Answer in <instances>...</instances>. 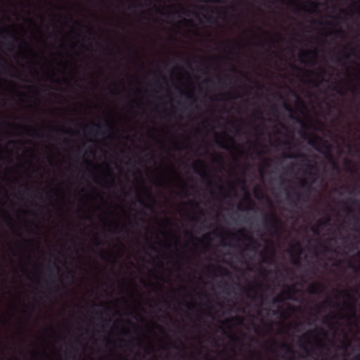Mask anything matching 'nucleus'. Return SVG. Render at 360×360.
Listing matches in <instances>:
<instances>
[{"label":"nucleus","mask_w":360,"mask_h":360,"mask_svg":"<svg viewBox=\"0 0 360 360\" xmlns=\"http://www.w3.org/2000/svg\"><path fill=\"white\" fill-rule=\"evenodd\" d=\"M6 218L9 220L11 219V217L8 215H6Z\"/></svg>","instance_id":"69168bd1"},{"label":"nucleus","mask_w":360,"mask_h":360,"mask_svg":"<svg viewBox=\"0 0 360 360\" xmlns=\"http://www.w3.org/2000/svg\"><path fill=\"white\" fill-rule=\"evenodd\" d=\"M300 9H301V10H302V11H306V9H305V7H304V6H302V7L300 8Z\"/></svg>","instance_id":"e2e57ef3"},{"label":"nucleus","mask_w":360,"mask_h":360,"mask_svg":"<svg viewBox=\"0 0 360 360\" xmlns=\"http://www.w3.org/2000/svg\"><path fill=\"white\" fill-rule=\"evenodd\" d=\"M33 132H34L33 134H32L33 136H39V134L37 132H36V131H33Z\"/></svg>","instance_id":"79ce46f5"},{"label":"nucleus","mask_w":360,"mask_h":360,"mask_svg":"<svg viewBox=\"0 0 360 360\" xmlns=\"http://www.w3.org/2000/svg\"><path fill=\"white\" fill-rule=\"evenodd\" d=\"M186 98L188 99V100H192V101H194L195 99V96L193 94H186Z\"/></svg>","instance_id":"412c9836"},{"label":"nucleus","mask_w":360,"mask_h":360,"mask_svg":"<svg viewBox=\"0 0 360 360\" xmlns=\"http://www.w3.org/2000/svg\"><path fill=\"white\" fill-rule=\"evenodd\" d=\"M198 162L201 165L202 171H200V170L197 169V165H194L193 167H194V170H195V173L200 175L202 179L207 181V187H209V188L212 187L214 185H215V184L214 183L213 181L211 180L208 173L205 171L206 165H205V162L200 160H198Z\"/></svg>","instance_id":"39448f33"},{"label":"nucleus","mask_w":360,"mask_h":360,"mask_svg":"<svg viewBox=\"0 0 360 360\" xmlns=\"http://www.w3.org/2000/svg\"><path fill=\"white\" fill-rule=\"evenodd\" d=\"M219 188L221 191L224 190V187H223V186H219Z\"/></svg>","instance_id":"052dcab7"},{"label":"nucleus","mask_w":360,"mask_h":360,"mask_svg":"<svg viewBox=\"0 0 360 360\" xmlns=\"http://www.w3.org/2000/svg\"><path fill=\"white\" fill-rule=\"evenodd\" d=\"M319 330H320V332H321V333H323V335H326V332L323 330V329H322V328H319Z\"/></svg>","instance_id":"58836bf2"},{"label":"nucleus","mask_w":360,"mask_h":360,"mask_svg":"<svg viewBox=\"0 0 360 360\" xmlns=\"http://www.w3.org/2000/svg\"><path fill=\"white\" fill-rule=\"evenodd\" d=\"M336 63H338V64H342V58H338L337 60H336Z\"/></svg>","instance_id":"72a5a7b5"},{"label":"nucleus","mask_w":360,"mask_h":360,"mask_svg":"<svg viewBox=\"0 0 360 360\" xmlns=\"http://www.w3.org/2000/svg\"><path fill=\"white\" fill-rule=\"evenodd\" d=\"M338 93L339 94H340V95H342V94H342V91H340V90H338Z\"/></svg>","instance_id":"13d9d810"},{"label":"nucleus","mask_w":360,"mask_h":360,"mask_svg":"<svg viewBox=\"0 0 360 360\" xmlns=\"http://www.w3.org/2000/svg\"><path fill=\"white\" fill-rule=\"evenodd\" d=\"M300 60L302 63H306V61L303 58L308 59L307 62L311 65L316 64V59L318 58L317 49L302 51L300 54Z\"/></svg>","instance_id":"20e7f679"},{"label":"nucleus","mask_w":360,"mask_h":360,"mask_svg":"<svg viewBox=\"0 0 360 360\" xmlns=\"http://www.w3.org/2000/svg\"><path fill=\"white\" fill-rule=\"evenodd\" d=\"M94 181H95L96 182H97V181H96V180H97V177H96V176H94Z\"/></svg>","instance_id":"774afa93"},{"label":"nucleus","mask_w":360,"mask_h":360,"mask_svg":"<svg viewBox=\"0 0 360 360\" xmlns=\"http://www.w3.org/2000/svg\"><path fill=\"white\" fill-rule=\"evenodd\" d=\"M346 210L347 211V212H348L349 214H350V213H353V210H352V209L349 208V207H347V208L346 209Z\"/></svg>","instance_id":"f704fd0d"},{"label":"nucleus","mask_w":360,"mask_h":360,"mask_svg":"<svg viewBox=\"0 0 360 360\" xmlns=\"http://www.w3.org/2000/svg\"><path fill=\"white\" fill-rule=\"evenodd\" d=\"M230 124H231V126H232L233 128H236V126H235V124H234L233 123H232V122H231V123H230Z\"/></svg>","instance_id":"338daca9"},{"label":"nucleus","mask_w":360,"mask_h":360,"mask_svg":"<svg viewBox=\"0 0 360 360\" xmlns=\"http://www.w3.org/2000/svg\"><path fill=\"white\" fill-rule=\"evenodd\" d=\"M226 79H228V80H231V77L228 75H226Z\"/></svg>","instance_id":"4d7b16f0"},{"label":"nucleus","mask_w":360,"mask_h":360,"mask_svg":"<svg viewBox=\"0 0 360 360\" xmlns=\"http://www.w3.org/2000/svg\"><path fill=\"white\" fill-rule=\"evenodd\" d=\"M283 106L286 110H288L289 112H292V108L288 104H287L286 103H284Z\"/></svg>","instance_id":"4be33fe9"},{"label":"nucleus","mask_w":360,"mask_h":360,"mask_svg":"<svg viewBox=\"0 0 360 360\" xmlns=\"http://www.w3.org/2000/svg\"><path fill=\"white\" fill-rule=\"evenodd\" d=\"M340 13H344V14H346V13H347L346 11H345V10H344V9H341V10H340Z\"/></svg>","instance_id":"09e8293b"},{"label":"nucleus","mask_w":360,"mask_h":360,"mask_svg":"<svg viewBox=\"0 0 360 360\" xmlns=\"http://www.w3.org/2000/svg\"><path fill=\"white\" fill-rule=\"evenodd\" d=\"M263 261H264V263H271L272 259H271L270 258H264Z\"/></svg>","instance_id":"cd10ccee"},{"label":"nucleus","mask_w":360,"mask_h":360,"mask_svg":"<svg viewBox=\"0 0 360 360\" xmlns=\"http://www.w3.org/2000/svg\"><path fill=\"white\" fill-rule=\"evenodd\" d=\"M257 113L259 115V117H258V118H259V120H264V118H263V117H262V111L258 110V111L257 112Z\"/></svg>","instance_id":"393cba45"},{"label":"nucleus","mask_w":360,"mask_h":360,"mask_svg":"<svg viewBox=\"0 0 360 360\" xmlns=\"http://www.w3.org/2000/svg\"><path fill=\"white\" fill-rule=\"evenodd\" d=\"M222 159H223L222 156L219 155H217L216 160H220L221 161V160H222Z\"/></svg>","instance_id":"c9c22d12"},{"label":"nucleus","mask_w":360,"mask_h":360,"mask_svg":"<svg viewBox=\"0 0 360 360\" xmlns=\"http://www.w3.org/2000/svg\"><path fill=\"white\" fill-rule=\"evenodd\" d=\"M335 33L338 34H342V35H344L345 34V32L343 30H336L335 31Z\"/></svg>","instance_id":"bb28decb"},{"label":"nucleus","mask_w":360,"mask_h":360,"mask_svg":"<svg viewBox=\"0 0 360 360\" xmlns=\"http://www.w3.org/2000/svg\"><path fill=\"white\" fill-rule=\"evenodd\" d=\"M307 167L309 168V169H313L314 168V167L311 165H310V164L307 165Z\"/></svg>","instance_id":"de8ad7c7"},{"label":"nucleus","mask_w":360,"mask_h":360,"mask_svg":"<svg viewBox=\"0 0 360 360\" xmlns=\"http://www.w3.org/2000/svg\"><path fill=\"white\" fill-rule=\"evenodd\" d=\"M297 248H299L300 254H301V253H302V247H301L300 244V243H297Z\"/></svg>","instance_id":"7c9ffc66"},{"label":"nucleus","mask_w":360,"mask_h":360,"mask_svg":"<svg viewBox=\"0 0 360 360\" xmlns=\"http://www.w3.org/2000/svg\"><path fill=\"white\" fill-rule=\"evenodd\" d=\"M176 13H177V12H174V13L169 12V13H168V16H170L172 14H176Z\"/></svg>","instance_id":"864d4df0"},{"label":"nucleus","mask_w":360,"mask_h":360,"mask_svg":"<svg viewBox=\"0 0 360 360\" xmlns=\"http://www.w3.org/2000/svg\"><path fill=\"white\" fill-rule=\"evenodd\" d=\"M313 231H314V233H319V231H318V230L316 229H314Z\"/></svg>","instance_id":"8fccbe9b"},{"label":"nucleus","mask_w":360,"mask_h":360,"mask_svg":"<svg viewBox=\"0 0 360 360\" xmlns=\"http://www.w3.org/2000/svg\"><path fill=\"white\" fill-rule=\"evenodd\" d=\"M219 82L221 84L223 83V79L221 77H219Z\"/></svg>","instance_id":"3c124183"},{"label":"nucleus","mask_w":360,"mask_h":360,"mask_svg":"<svg viewBox=\"0 0 360 360\" xmlns=\"http://www.w3.org/2000/svg\"><path fill=\"white\" fill-rule=\"evenodd\" d=\"M231 340L235 342H238L240 341V340L239 339V338L236 337V336H232L231 337Z\"/></svg>","instance_id":"b1692460"},{"label":"nucleus","mask_w":360,"mask_h":360,"mask_svg":"<svg viewBox=\"0 0 360 360\" xmlns=\"http://www.w3.org/2000/svg\"><path fill=\"white\" fill-rule=\"evenodd\" d=\"M309 4L312 7V10L310 11V13L314 12L318 8V4L314 1H309Z\"/></svg>","instance_id":"dca6fc26"},{"label":"nucleus","mask_w":360,"mask_h":360,"mask_svg":"<svg viewBox=\"0 0 360 360\" xmlns=\"http://www.w3.org/2000/svg\"><path fill=\"white\" fill-rule=\"evenodd\" d=\"M245 193H246V194H245L246 198H247L249 200H250V201H251V199H250V193L248 192V191H247V190H245Z\"/></svg>","instance_id":"c756f323"},{"label":"nucleus","mask_w":360,"mask_h":360,"mask_svg":"<svg viewBox=\"0 0 360 360\" xmlns=\"http://www.w3.org/2000/svg\"><path fill=\"white\" fill-rule=\"evenodd\" d=\"M290 118H291V119H293V120H297V122H299V123H300L303 127H304V128H306V127H307V124H305V123H304L302 120H300V118H297V117H295V116H294V115H291V116H290Z\"/></svg>","instance_id":"f3484780"},{"label":"nucleus","mask_w":360,"mask_h":360,"mask_svg":"<svg viewBox=\"0 0 360 360\" xmlns=\"http://www.w3.org/2000/svg\"><path fill=\"white\" fill-rule=\"evenodd\" d=\"M59 271H60V268L56 264H54L52 266H49L48 267L49 275V277L51 278V282L53 283H56V278L58 275Z\"/></svg>","instance_id":"6e6552de"},{"label":"nucleus","mask_w":360,"mask_h":360,"mask_svg":"<svg viewBox=\"0 0 360 360\" xmlns=\"http://www.w3.org/2000/svg\"><path fill=\"white\" fill-rule=\"evenodd\" d=\"M4 32L6 33V34H7V35H8L10 38H11L12 39H13V40H16V41H17V40H18V39H17V38L15 37V36L13 33L9 32H8V31H7V30H4Z\"/></svg>","instance_id":"a211bd4d"},{"label":"nucleus","mask_w":360,"mask_h":360,"mask_svg":"<svg viewBox=\"0 0 360 360\" xmlns=\"http://www.w3.org/2000/svg\"><path fill=\"white\" fill-rule=\"evenodd\" d=\"M309 144L311 146H315V145L316 144V141L314 140H309Z\"/></svg>","instance_id":"a878e982"},{"label":"nucleus","mask_w":360,"mask_h":360,"mask_svg":"<svg viewBox=\"0 0 360 360\" xmlns=\"http://www.w3.org/2000/svg\"><path fill=\"white\" fill-rule=\"evenodd\" d=\"M313 22H314V23H315V22H318V23H319V24H320V25H322V24H323V22H321V21H319V22H318V21H313Z\"/></svg>","instance_id":"6e6d98bb"},{"label":"nucleus","mask_w":360,"mask_h":360,"mask_svg":"<svg viewBox=\"0 0 360 360\" xmlns=\"http://www.w3.org/2000/svg\"><path fill=\"white\" fill-rule=\"evenodd\" d=\"M311 333H312V331L308 332V333H305V334L304 335V337L309 336V335H311Z\"/></svg>","instance_id":"ea45409f"},{"label":"nucleus","mask_w":360,"mask_h":360,"mask_svg":"<svg viewBox=\"0 0 360 360\" xmlns=\"http://www.w3.org/2000/svg\"><path fill=\"white\" fill-rule=\"evenodd\" d=\"M25 129H26V131H27V134L31 135V134H30V132L32 130H30V129H27V128H25Z\"/></svg>","instance_id":"49530a36"},{"label":"nucleus","mask_w":360,"mask_h":360,"mask_svg":"<svg viewBox=\"0 0 360 360\" xmlns=\"http://www.w3.org/2000/svg\"><path fill=\"white\" fill-rule=\"evenodd\" d=\"M173 236H174V238H175V240H176V245H179V238H177V236H175L174 234H173Z\"/></svg>","instance_id":"2f4dec72"},{"label":"nucleus","mask_w":360,"mask_h":360,"mask_svg":"<svg viewBox=\"0 0 360 360\" xmlns=\"http://www.w3.org/2000/svg\"><path fill=\"white\" fill-rule=\"evenodd\" d=\"M217 145L221 148H224V149H228V147L227 146L223 143L222 141H218L217 142Z\"/></svg>","instance_id":"6ab92c4d"},{"label":"nucleus","mask_w":360,"mask_h":360,"mask_svg":"<svg viewBox=\"0 0 360 360\" xmlns=\"http://www.w3.org/2000/svg\"><path fill=\"white\" fill-rule=\"evenodd\" d=\"M285 158H301L302 161L308 162V159L307 158L306 155L303 153H290L288 155H285Z\"/></svg>","instance_id":"1a4fd4ad"},{"label":"nucleus","mask_w":360,"mask_h":360,"mask_svg":"<svg viewBox=\"0 0 360 360\" xmlns=\"http://www.w3.org/2000/svg\"><path fill=\"white\" fill-rule=\"evenodd\" d=\"M266 230L277 232L281 228V221L274 213L265 214L263 218Z\"/></svg>","instance_id":"7ed1b4c3"},{"label":"nucleus","mask_w":360,"mask_h":360,"mask_svg":"<svg viewBox=\"0 0 360 360\" xmlns=\"http://www.w3.org/2000/svg\"><path fill=\"white\" fill-rule=\"evenodd\" d=\"M181 13L186 15H188L190 13L189 11L187 9H185V8H181Z\"/></svg>","instance_id":"5701e85b"},{"label":"nucleus","mask_w":360,"mask_h":360,"mask_svg":"<svg viewBox=\"0 0 360 360\" xmlns=\"http://www.w3.org/2000/svg\"><path fill=\"white\" fill-rule=\"evenodd\" d=\"M345 50H349L351 53L350 54H347V53H345L344 54V58H346V59H348L350 57V55L352 56H355V53H356V50L354 47L351 46H346L343 48V50L340 52H339V54L340 53H342Z\"/></svg>","instance_id":"9d476101"},{"label":"nucleus","mask_w":360,"mask_h":360,"mask_svg":"<svg viewBox=\"0 0 360 360\" xmlns=\"http://www.w3.org/2000/svg\"><path fill=\"white\" fill-rule=\"evenodd\" d=\"M328 160L332 166L333 170L340 172V167L330 153H328Z\"/></svg>","instance_id":"f8f14e48"},{"label":"nucleus","mask_w":360,"mask_h":360,"mask_svg":"<svg viewBox=\"0 0 360 360\" xmlns=\"http://www.w3.org/2000/svg\"><path fill=\"white\" fill-rule=\"evenodd\" d=\"M293 263H294L295 264H299V260H298L297 259H294Z\"/></svg>","instance_id":"c03bdc74"},{"label":"nucleus","mask_w":360,"mask_h":360,"mask_svg":"<svg viewBox=\"0 0 360 360\" xmlns=\"http://www.w3.org/2000/svg\"><path fill=\"white\" fill-rule=\"evenodd\" d=\"M160 77H161V79H162L164 82H165V81H166V78H165V77L164 75H160Z\"/></svg>","instance_id":"37998d69"},{"label":"nucleus","mask_w":360,"mask_h":360,"mask_svg":"<svg viewBox=\"0 0 360 360\" xmlns=\"http://www.w3.org/2000/svg\"><path fill=\"white\" fill-rule=\"evenodd\" d=\"M248 243L245 246L246 250L257 251L260 247V243L252 236H246Z\"/></svg>","instance_id":"423d86ee"},{"label":"nucleus","mask_w":360,"mask_h":360,"mask_svg":"<svg viewBox=\"0 0 360 360\" xmlns=\"http://www.w3.org/2000/svg\"><path fill=\"white\" fill-rule=\"evenodd\" d=\"M22 41L23 42L24 44H25L27 46H28V44L25 41L22 40Z\"/></svg>","instance_id":"680f3d73"},{"label":"nucleus","mask_w":360,"mask_h":360,"mask_svg":"<svg viewBox=\"0 0 360 360\" xmlns=\"http://www.w3.org/2000/svg\"><path fill=\"white\" fill-rule=\"evenodd\" d=\"M219 271L220 272V274L223 276H229L231 275V273L230 271L226 269L225 267H223V266H219L217 267Z\"/></svg>","instance_id":"4468645a"},{"label":"nucleus","mask_w":360,"mask_h":360,"mask_svg":"<svg viewBox=\"0 0 360 360\" xmlns=\"http://www.w3.org/2000/svg\"><path fill=\"white\" fill-rule=\"evenodd\" d=\"M105 126L107 127V130H105V131L103 130V127L101 124H96V123H91V128L89 131V134L93 135V136H101V135L103 136L105 134H108V137L112 138V135L113 134L112 133L113 128L108 121L105 120Z\"/></svg>","instance_id":"f03ea898"},{"label":"nucleus","mask_w":360,"mask_h":360,"mask_svg":"<svg viewBox=\"0 0 360 360\" xmlns=\"http://www.w3.org/2000/svg\"><path fill=\"white\" fill-rule=\"evenodd\" d=\"M54 290H55L56 291H58V290H59V287H58V285H54Z\"/></svg>","instance_id":"4c0bfd02"},{"label":"nucleus","mask_w":360,"mask_h":360,"mask_svg":"<svg viewBox=\"0 0 360 360\" xmlns=\"http://www.w3.org/2000/svg\"><path fill=\"white\" fill-rule=\"evenodd\" d=\"M95 243H96V245L97 246L100 245V240H99V239H98V238H96V239H95Z\"/></svg>","instance_id":"473e14b6"},{"label":"nucleus","mask_w":360,"mask_h":360,"mask_svg":"<svg viewBox=\"0 0 360 360\" xmlns=\"http://www.w3.org/2000/svg\"><path fill=\"white\" fill-rule=\"evenodd\" d=\"M270 113H271V115H272L274 116L278 117V115L279 114V110L276 105H274L271 106Z\"/></svg>","instance_id":"2eb2a0df"},{"label":"nucleus","mask_w":360,"mask_h":360,"mask_svg":"<svg viewBox=\"0 0 360 360\" xmlns=\"http://www.w3.org/2000/svg\"><path fill=\"white\" fill-rule=\"evenodd\" d=\"M300 188L304 190L303 192L296 191L295 193V202L294 205L296 206L297 202L304 203L309 200L310 194L312 189V185L306 179H301L300 181Z\"/></svg>","instance_id":"f257e3e1"},{"label":"nucleus","mask_w":360,"mask_h":360,"mask_svg":"<svg viewBox=\"0 0 360 360\" xmlns=\"http://www.w3.org/2000/svg\"><path fill=\"white\" fill-rule=\"evenodd\" d=\"M244 232H245V231H244L243 229H241V230H240V231H238V233H239L240 234H241V235H244Z\"/></svg>","instance_id":"a19ab883"},{"label":"nucleus","mask_w":360,"mask_h":360,"mask_svg":"<svg viewBox=\"0 0 360 360\" xmlns=\"http://www.w3.org/2000/svg\"><path fill=\"white\" fill-rule=\"evenodd\" d=\"M193 221H198V219L197 217H194V218L193 219Z\"/></svg>","instance_id":"bf43d9fd"},{"label":"nucleus","mask_w":360,"mask_h":360,"mask_svg":"<svg viewBox=\"0 0 360 360\" xmlns=\"http://www.w3.org/2000/svg\"><path fill=\"white\" fill-rule=\"evenodd\" d=\"M70 352H72L73 353H75L76 352V349L73 346H71Z\"/></svg>","instance_id":"e433bc0d"},{"label":"nucleus","mask_w":360,"mask_h":360,"mask_svg":"<svg viewBox=\"0 0 360 360\" xmlns=\"http://www.w3.org/2000/svg\"><path fill=\"white\" fill-rule=\"evenodd\" d=\"M171 346H172V347H174V348H176V345H175V344H174V343H173V342H171Z\"/></svg>","instance_id":"603ef678"},{"label":"nucleus","mask_w":360,"mask_h":360,"mask_svg":"<svg viewBox=\"0 0 360 360\" xmlns=\"http://www.w3.org/2000/svg\"><path fill=\"white\" fill-rule=\"evenodd\" d=\"M344 295L345 297H347L348 298L351 297V295L348 291H344Z\"/></svg>","instance_id":"c85d7f7f"},{"label":"nucleus","mask_w":360,"mask_h":360,"mask_svg":"<svg viewBox=\"0 0 360 360\" xmlns=\"http://www.w3.org/2000/svg\"><path fill=\"white\" fill-rule=\"evenodd\" d=\"M281 349H284L285 353L287 354H289L290 356H294L295 354V351L294 349L292 348V347L286 343H282L281 345Z\"/></svg>","instance_id":"9b49d317"},{"label":"nucleus","mask_w":360,"mask_h":360,"mask_svg":"<svg viewBox=\"0 0 360 360\" xmlns=\"http://www.w3.org/2000/svg\"><path fill=\"white\" fill-rule=\"evenodd\" d=\"M324 286L321 283H314L308 288V292L311 295H318L323 292Z\"/></svg>","instance_id":"0eeeda50"},{"label":"nucleus","mask_w":360,"mask_h":360,"mask_svg":"<svg viewBox=\"0 0 360 360\" xmlns=\"http://www.w3.org/2000/svg\"><path fill=\"white\" fill-rule=\"evenodd\" d=\"M285 300V298L283 296V295H278L273 299L272 303L273 304L282 303Z\"/></svg>","instance_id":"ddd939ff"},{"label":"nucleus","mask_w":360,"mask_h":360,"mask_svg":"<svg viewBox=\"0 0 360 360\" xmlns=\"http://www.w3.org/2000/svg\"><path fill=\"white\" fill-rule=\"evenodd\" d=\"M262 272H264V274H267V273H268V272H267V270H266V269L263 268V267L262 268Z\"/></svg>","instance_id":"a18cd8bd"},{"label":"nucleus","mask_w":360,"mask_h":360,"mask_svg":"<svg viewBox=\"0 0 360 360\" xmlns=\"http://www.w3.org/2000/svg\"><path fill=\"white\" fill-rule=\"evenodd\" d=\"M255 131H259V128L258 127H256L255 128Z\"/></svg>","instance_id":"0e129e2a"},{"label":"nucleus","mask_w":360,"mask_h":360,"mask_svg":"<svg viewBox=\"0 0 360 360\" xmlns=\"http://www.w3.org/2000/svg\"><path fill=\"white\" fill-rule=\"evenodd\" d=\"M204 1H207V0H204ZM207 1L212 3H224L226 1V0H207Z\"/></svg>","instance_id":"aec40b11"},{"label":"nucleus","mask_w":360,"mask_h":360,"mask_svg":"<svg viewBox=\"0 0 360 360\" xmlns=\"http://www.w3.org/2000/svg\"><path fill=\"white\" fill-rule=\"evenodd\" d=\"M150 248H151V250H154V251H156V248H155L153 245H152V246L150 247Z\"/></svg>","instance_id":"5fc2aeb1"}]
</instances>
